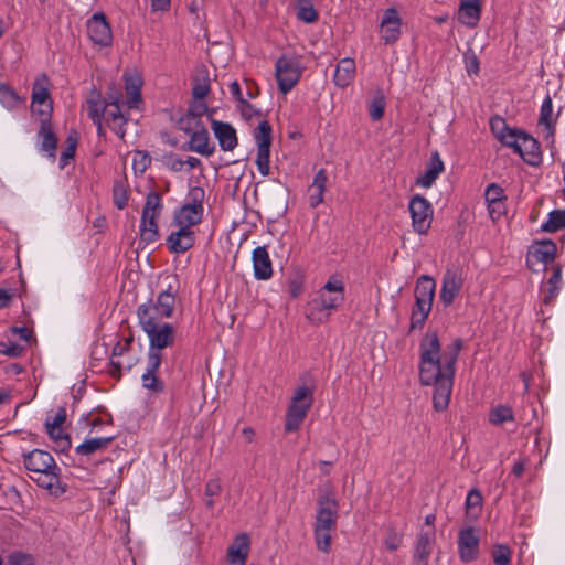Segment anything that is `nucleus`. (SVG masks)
<instances>
[{"mask_svg": "<svg viewBox=\"0 0 565 565\" xmlns=\"http://www.w3.org/2000/svg\"><path fill=\"white\" fill-rule=\"evenodd\" d=\"M237 109L241 113V116L245 120H252L253 118H260L262 113L259 109L255 108L254 105L248 103L246 99L241 100V104L237 105Z\"/></svg>", "mask_w": 565, "mask_h": 565, "instance_id": "51", "label": "nucleus"}, {"mask_svg": "<svg viewBox=\"0 0 565 565\" xmlns=\"http://www.w3.org/2000/svg\"><path fill=\"white\" fill-rule=\"evenodd\" d=\"M481 504H482L481 493L476 489L470 490L466 498L467 515L469 518H476L478 515V513L480 512Z\"/></svg>", "mask_w": 565, "mask_h": 565, "instance_id": "45", "label": "nucleus"}, {"mask_svg": "<svg viewBox=\"0 0 565 565\" xmlns=\"http://www.w3.org/2000/svg\"><path fill=\"white\" fill-rule=\"evenodd\" d=\"M408 210L412 216V225L418 234H425L430 227L433 221V207L427 199L416 194L408 204Z\"/></svg>", "mask_w": 565, "mask_h": 565, "instance_id": "11", "label": "nucleus"}, {"mask_svg": "<svg viewBox=\"0 0 565 565\" xmlns=\"http://www.w3.org/2000/svg\"><path fill=\"white\" fill-rule=\"evenodd\" d=\"M105 106H127V100H122V94L116 87H110L104 99Z\"/></svg>", "mask_w": 565, "mask_h": 565, "instance_id": "55", "label": "nucleus"}, {"mask_svg": "<svg viewBox=\"0 0 565 565\" xmlns=\"http://www.w3.org/2000/svg\"><path fill=\"white\" fill-rule=\"evenodd\" d=\"M194 245V233L191 230L179 227L167 237V246L171 253L182 254Z\"/></svg>", "mask_w": 565, "mask_h": 565, "instance_id": "25", "label": "nucleus"}, {"mask_svg": "<svg viewBox=\"0 0 565 565\" xmlns=\"http://www.w3.org/2000/svg\"><path fill=\"white\" fill-rule=\"evenodd\" d=\"M60 475L61 469L56 465L55 469H47L44 472L31 476V479L36 482L39 487L47 490L51 494L61 495L66 492V486L63 484Z\"/></svg>", "mask_w": 565, "mask_h": 565, "instance_id": "20", "label": "nucleus"}, {"mask_svg": "<svg viewBox=\"0 0 565 565\" xmlns=\"http://www.w3.org/2000/svg\"><path fill=\"white\" fill-rule=\"evenodd\" d=\"M192 202L186 203L174 212L173 222L178 227L190 230L191 226L201 222L203 216L202 198L203 190L195 188L191 192Z\"/></svg>", "mask_w": 565, "mask_h": 565, "instance_id": "10", "label": "nucleus"}, {"mask_svg": "<svg viewBox=\"0 0 565 565\" xmlns=\"http://www.w3.org/2000/svg\"><path fill=\"white\" fill-rule=\"evenodd\" d=\"M562 284V270L561 267L557 266L553 269V274L547 280L548 289L544 296V302H552L558 295Z\"/></svg>", "mask_w": 565, "mask_h": 565, "instance_id": "42", "label": "nucleus"}, {"mask_svg": "<svg viewBox=\"0 0 565 565\" xmlns=\"http://www.w3.org/2000/svg\"><path fill=\"white\" fill-rule=\"evenodd\" d=\"M126 106H105L103 118L109 128L120 138L124 139L126 135V124L129 118L125 113Z\"/></svg>", "mask_w": 565, "mask_h": 565, "instance_id": "23", "label": "nucleus"}, {"mask_svg": "<svg viewBox=\"0 0 565 565\" xmlns=\"http://www.w3.org/2000/svg\"><path fill=\"white\" fill-rule=\"evenodd\" d=\"M146 311H142V317L138 318L142 330L149 338V353L162 358L161 350L168 347H172L175 339V329L170 323H161L160 320H156L153 317L146 316Z\"/></svg>", "mask_w": 565, "mask_h": 565, "instance_id": "7", "label": "nucleus"}, {"mask_svg": "<svg viewBox=\"0 0 565 565\" xmlns=\"http://www.w3.org/2000/svg\"><path fill=\"white\" fill-rule=\"evenodd\" d=\"M463 286L462 270L458 267L448 268L441 280L439 300L445 307L452 305Z\"/></svg>", "mask_w": 565, "mask_h": 565, "instance_id": "13", "label": "nucleus"}, {"mask_svg": "<svg viewBox=\"0 0 565 565\" xmlns=\"http://www.w3.org/2000/svg\"><path fill=\"white\" fill-rule=\"evenodd\" d=\"M49 109V117H52V100L47 89V77L42 75L36 78L32 89V111L38 113L40 109Z\"/></svg>", "mask_w": 565, "mask_h": 565, "instance_id": "21", "label": "nucleus"}, {"mask_svg": "<svg viewBox=\"0 0 565 565\" xmlns=\"http://www.w3.org/2000/svg\"><path fill=\"white\" fill-rule=\"evenodd\" d=\"M556 244L551 239L537 242L531 249V255L540 263L548 264L556 256Z\"/></svg>", "mask_w": 565, "mask_h": 565, "instance_id": "35", "label": "nucleus"}, {"mask_svg": "<svg viewBox=\"0 0 565 565\" xmlns=\"http://www.w3.org/2000/svg\"><path fill=\"white\" fill-rule=\"evenodd\" d=\"M443 171L444 163L439 153L436 151L431 154L425 173L417 178L416 184L425 189L430 188Z\"/></svg>", "mask_w": 565, "mask_h": 565, "instance_id": "31", "label": "nucleus"}, {"mask_svg": "<svg viewBox=\"0 0 565 565\" xmlns=\"http://www.w3.org/2000/svg\"><path fill=\"white\" fill-rule=\"evenodd\" d=\"M436 284L428 275H422L415 286V305L411 315L409 329H422L431 311Z\"/></svg>", "mask_w": 565, "mask_h": 565, "instance_id": "6", "label": "nucleus"}, {"mask_svg": "<svg viewBox=\"0 0 565 565\" xmlns=\"http://www.w3.org/2000/svg\"><path fill=\"white\" fill-rule=\"evenodd\" d=\"M250 548L248 534L242 533L235 536L227 548L228 565H245Z\"/></svg>", "mask_w": 565, "mask_h": 565, "instance_id": "22", "label": "nucleus"}, {"mask_svg": "<svg viewBox=\"0 0 565 565\" xmlns=\"http://www.w3.org/2000/svg\"><path fill=\"white\" fill-rule=\"evenodd\" d=\"M159 215L150 214L148 217L143 218L141 215L140 223V238L142 242L150 244L154 243L158 238V224L157 218Z\"/></svg>", "mask_w": 565, "mask_h": 565, "instance_id": "37", "label": "nucleus"}, {"mask_svg": "<svg viewBox=\"0 0 565 565\" xmlns=\"http://www.w3.org/2000/svg\"><path fill=\"white\" fill-rule=\"evenodd\" d=\"M297 15L298 19L307 23H312L318 19L317 11L313 9L312 6L300 7Z\"/></svg>", "mask_w": 565, "mask_h": 565, "instance_id": "60", "label": "nucleus"}, {"mask_svg": "<svg viewBox=\"0 0 565 565\" xmlns=\"http://www.w3.org/2000/svg\"><path fill=\"white\" fill-rule=\"evenodd\" d=\"M300 60L292 55H282L276 61L275 74L279 90L282 94L290 92L301 77Z\"/></svg>", "mask_w": 565, "mask_h": 565, "instance_id": "8", "label": "nucleus"}, {"mask_svg": "<svg viewBox=\"0 0 565 565\" xmlns=\"http://www.w3.org/2000/svg\"><path fill=\"white\" fill-rule=\"evenodd\" d=\"M385 105V97L379 92L369 104V115L372 120L377 121L383 117Z\"/></svg>", "mask_w": 565, "mask_h": 565, "instance_id": "46", "label": "nucleus"}, {"mask_svg": "<svg viewBox=\"0 0 565 565\" xmlns=\"http://www.w3.org/2000/svg\"><path fill=\"white\" fill-rule=\"evenodd\" d=\"M355 75V62L352 58H342L334 71V83L339 87H347L351 84Z\"/></svg>", "mask_w": 565, "mask_h": 565, "instance_id": "33", "label": "nucleus"}, {"mask_svg": "<svg viewBox=\"0 0 565 565\" xmlns=\"http://www.w3.org/2000/svg\"><path fill=\"white\" fill-rule=\"evenodd\" d=\"M490 127L493 135L500 140L511 128L508 127L505 120L499 116L492 117Z\"/></svg>", "mask_w": 565, "mask_h": 565, "instance_id": "53", "label": "nucleus"}, {"mask_svg": "<svg viewBox=\"0 0 565 565\" xmlns=\"http://www.w3.org/2000/svg\"><path fill=\"white\" fill-rule=\"evenodd\" d=\"M565 228V210H554L550 212L547 221L541 225V231L554 233Z\"/></svg>", "mask_w": 565, "mask_h": 565, "instance_id": "38", "label": "nucleus"}, {"mask_svg": "<svg viewBox=\"0 0 565 565\" xmlns=\"http://www.w3.org/2000/svg\"><path fill=\"white\" fill-rule=\"evenodd\" d=\"M328 177L324 169H320L308 188V204L315 209L323 202Z\"/></svg>", "mask_w": 565, "mask_h": 565, "instance_id": "30", "label": "nucleus"}, {"mask_svg": "<svg viewBox=\"0 0 565 565\" xmlns=\"http://www.w3.org/2000/svg\"><path fill=\"white\" fill-rule=\"evenodd\" d=\"M23 347L15 342H0V354L8 355L10 358H18L23 353Z\"/></svg>", "mask_w": 565, "mask_h": 565, "instance_id": "57", "label": "nucleus"}, {"mask_svg": "<svg viewBox=\"0 0 565 565\" xmlns=\"http://www.w3.org/2000/svg\"><path fill=\"white\" fill-rule=\"evenodd\" d=\"M87 33L89 39L102 46H107L111 42V30L102 12H96L87 21Z\"/></svg>", "mask_w": 565, "mask_h": 565, "instance_id": "15", "label": "nucleus"}, {"mask_svg": "<svg viewBox=\"0 0 565 565\" xmlns=\"http://www.w3.org/2000/svg\"><path fill=\"white\" fill-rule=\"evenodd\" d=\"M435 543L436 534L431 529L420 530L415 542L412 565H428Z\"/></svg>", "mask_w": 565, "mask_h": 565, "instance_id": "14", "label": "nucleus"}, {"mask_svg": "<svg viewBox=\"0 0 565 565\" xmlns=\"http://www.w3.org/2000/svg\"><path fill=\"white\" fill-rule=\"evenodd\" d=\"M484 200L488 203L505 201L507 196L504 195L503 189L497 183H491L487 186L484 192Z\"/></svg>", "mask_w": 565, "mask_h": 565, "instance_id": "50", "label": "nucleus"}, {"mask_svg": "<svg viewBox=\"0 0 565 565\" xmlns=\"http://www.w3.org/2000/svg\"><path fill=\"white\" fill-rule=\"evenodd\" d=\"M40 129L39 136L42 138L41 150L47 153L52 160L56 158L57 138L53 131L51 117H49V109H40Z\"/></svg>", "mask_w": 565, "mask_h": 565, "instance_id": "16", "label": "nucleus"}, {"mask_svg": "<svg viewBox=\"0 0 565 565\" xmlns=\"http://www.w3.org/2000/svg\"><path fill=\"white\" fill-rule=\"evenodd\" d=\"M24 98L20 97L15 90L6 84H0V103L8 109H15Z\"/></svg>", "mask_w": 565, "mask_h": 565, "instance_id": "40", "label": "nucleus"}, {"mask_svg": "<svg viewBox=\"0 0 565 565\" xmlns=\"http://www.w3.org/2000/svg\"><path fill=\"white\" fill-rule=\"evenodd\" d=\"M401 24V18L395 8H388L384 11L380 25V34L385 44L394 43L398 40Z\"/></svg>", "mask_w": 565, "mask_h": 565, "instance_id": "19", "label": "nucleus"}, {"mask_svg": "<svg viewBox=\"0 0 565 565\" xmlns=\"http://www.w3.org/2000/svg\"><path fill=\"white\" fill-rule=\"evenodd\" d=\"M505 201H498V202H492V203H488V211H489V214H490V217L495 221V220H499L505 212Z\"/></svg>", "mask_w": 565, "mask_h": 565, "instance_id": "61", "label": "nucleus"}, {"mask_svg": "<svg viewBox=\"0 0 565 565\" xmlns=\"http://www.w3.org/2000/svg\"><path fill=\"white\" fill-rule=\"evenodd\" d=\"M128 188L125 180H117L113 188L114 204L119 210H124L128 204Z\"/></svg>", "mask_w": 565, "mask_h": 565, "instance_id": "43", "label": "nucleus"}, {"mask_svg": "<svg viewBox=\"0 0 565 565\" xmlns=\"http://www.w3.org/2000/svg\"><path fill=\"white\" fill-rule=\"evenodd\" d=\"M300 384L295 388L287 407L285 431L294 433L300 428L313 404L316 383L311 375L300 377Z\"/></svg>", "mask_w": 565, "mask_h": 565, "instance_id": "4", "label": "nucleus"}, {"mask_svg": "<svg viewBox=\"0 0 565 565\" xmlns=\"http://www.w3.org/2000/svg\"><path fill=\"white\" fill-rule=\"evenodd\" d=\"M523 134H524L523 131L510 129L504 136H502L500 141L504 146L512 148L513 151L515 152Z\"/></svg>", "mask_w": 565, "mask_h": 565, "instance_id": "52", "label": "nucleus"}, {"mask_svg": "<svg viewBox=\"0 0 565 565\" xmlns=\"http://www.w3.org/2000/svg\"><path fill=\"white\" fill-rule=\"evenodd\" d=\"M66 420V409L64 407H60L54 415V417L47 418L45 422L46 429H52L53 431L62 428L63 423Z\"/></svg>", "mask_w": 565, "mask_h": 565, "instance_id": "54", "label": "nucleus"}, {"mask_svg": "<svg viewBox=\"0 0 565 565\" xmlns=\"http://www.w3.org/2000/svg\"><path fill=\"white\" fill-rule=\"evenodd\" d=\"M166 164L173 171H181L185 162L177 156L171 154L166 158Z\"/></svg>", "mask_w": 565, "mask_h": 565, "instance_id": "64", "label": "nucleus"}, {"mask_svg": "<svg viewBox=\"0 0 565 565\" xmlns=\"http://www.w3.org/2000/svg\"><path fill=\"white\" fill-rule=\"evenodd\" d=\"M78 143V136L75 130H72L66 138V146L63 149L60 158V168L64 169L75 157L76 148Z\"/></svg>", "mask_w": 565, "mask_h": 565, "instance_id": "41", "label": "nucleus"}, {"mask_svg": "<svg viewBox=\"0 0 565 565\" xmlns=\"http://www.w3.org/2000/svg\"><path fill=\"white\" fill-rule=\"evenodd\" d=\"M125 89L127 94V108H138L141 103L142 79L138 74H125Z\"/></svg>", "mask_w": 565, "mask_h": 565, "instance_id": "32", "label": "nucleus"}, {"mask_svg": "<svg viewBox=\"0 0 565 565\" xmlns=\"http://www.w3.org/2000/svg\"><path fill=\"white\" fill-rule=\"evenodd\" d=\"M343 301L344 284L337 277H331L309 303L312 308L309 317L313 318L315 311H317L319 313L317 320L323 322L329 318L330 312L338 309Z\"/></svg>", "mask_w": 565, "mask_h": 565, "instance_id": "5", "label": "nucleus"}, {"mask_svg": "<svg viewBox=\"0 0 565 565\" xmlns=\"http://www.w3.org/2000/svg\"><path fill=\"white\" fill-rule=\"evenodd\" d=\"M515 153L530 166H539L542 161V153L537 140L525 132L521 137Z\"/></svg>", "mask_w": 565, "mask_h": 565, "instance_id": "26", "label": "nucleus"}, {"mask_svg": "<svg viewBox=\"0 0 565 565\" xmlns=\"http://www.w3.org/2000/svg\"><path fill=\"white\" fill-rule=\"evenodd\" d=\"M114 440V437L89 438L75 448V452L81 456H90L99 450L106 449Z\"/></svg>", "mask_w": 565, "mask_h": 565, "instance_id": "36", "label": "nucleus"}, {"mask_svg": "<svg viewBox=\"0 0 565 565\" xmlns=\"http://www.w3.org/2000/svg\"><path fill=\"white\" fill-rule=\"evenodd\" d=\"M254 139L257 145L256 166L259 173L264 177L270 173V145L271 127L267 120H262L254 130Z\"/></svg>", "mask_w": 565, "mask_h": 565, "instance_id": "9", "label": "nucleus"}, {"mask_svg": "<svg viewBox=\"0 0 565 565\" xmlns=\"http://www.w3.org/2000/svg\"><path fill=\"white\" fill-rule=\"evenodd\" d=\"M254 276L267 280L273 276V264L266 246H257L252 254Z\"/></svg>", "mask_w": 565, "mask_h": 565, "instance_id": "24", "label": "nucleus"}, {"mask_svg": "<svg viewBox=\"0 0 565 565\" xmlns=\"http://www.w3.org/2000/svg\"><path fill=\"white\" fill-rule=\"evenodd\" d=\"M136 360L134 359H127V360H115L111 359L110 365L113 370L110 371L113 376H120L121 370H131L135 365Z\"/></svg>", "mask_w": 565, "mask_h": 565, "instance_id": "56", "label": "nucleus"}, {"mask_svg": "<svg viewBox=\"0 0 565 565\" xmlns=\"http://www.w3.org/2000/svg\"><path fill=\"white\" fill-rule=\"evenodd\" d=\"M402 542V537L396 532H390L384 541V544L387 550L396 551Z\"/></svg>", "mask_w": 565, "mask_h": 565, "instance_id": "62", "label": "nucleus"}, {"mask_svg": "<svg viewBox=\"0 0 565 565\" xmlns=\"http://www.w3.org/2000/svg\"><path fill=\"white\" fill-rule=\"evenodd\" d=\"M132 338H125L122 341H118L113 348V359L120 360L130 349Z\"/></svg>", "mask_w": 565, "mask_h": 565, "instance_id": "58", "label": "nucleus"}, {"mask_svg": "<svg viewBox=\"0 0 565 565\" xmlns=\"http://www.w3.org/2000/svg\"><path fill=\"white\" fill-rule=\"evenodd\" d=\"M161 365V356L148 354V365L146 372L142 374V386L156 393L164 390L163 382L156 375Z\"/></svg>", "mask_w": 565, "mask_h": 565, "instance_id": "27", "label": "nucleus"}, {"mask_svg": "<svg viewBox=\"0 0 565 565\" xmlns=\"http://www.w3.org/2000/svg\"><path fill=\"white\" fill-rule=\"evenodd\" d=\"M461 349V339H456L441 353L436 332H428L420 342L419 379L423 385L435 386L433 405L437 412H443L448 407L456 362Z\"/></svg>", "mask_w": 565, "mask_h": 565, "instance_id": "1", "label": "nucleus"}, {"mask_svg": "<svg viewBox=\"0 0 565 565\" xmlns=\"http://www.w3.org/2000/svg\"><path fill=\"white\" fill-rule=\"evenodd\" d=\"M303 289V279L300 276H295L288 280V292L291 298H298Z\"/></svg>", "mask_w": 565, "mask_h": 565, "instance_id": "59", "label": "nucleus"}, {"mask_svg": "<svg viewBox=\"0 0 565 565\" xmlns=\"http://www.w3.org/2000/svg\"><path fill=\"white\" fill-rule=\"evenodd\" d=\"M512 552L507 545H495L492 551V559L495 565H510Z\"/></svg>", "mask_w": 565, "mask_h": 565, "instance_id": "49", "label": "nucleus"}, {"mask_svg": "<svg viewBox=\"0 0 565 565\" xmlns=\"http://www.w3.org/2000/svg\"><path fill=\"white\" fill-rule=\"evenodd\" d=\"M210 93L209 71L205 66H200L195 71L192 87V102L188 113L178 121L179 129L191 135V149L199 153H210L209 132L202 121L205 116L212 125V110L209 109L205 97Z\"/></svg>", "mask_w": 565, "mask_h": 565, "instance_id": "2", "label": "nucleus"}, {"mask_svg": "<svg viewBox=\"0 0 565 565\" xmlns=\"http://www.w3.org/2000/svg\"><path fill=\"white\" fill-rule=\"evenodd\" d=\"M338 501L331 491H323L317 500L313 534L317 548L328 553L331 546V534L335 531L338 519Z\"/></svg>", "mask_w": 565, "mask_h": 565, "instance_id": "3", "label": "nucleus"}, {"mask_svg": "<svg viewBox=\"0 0 565 565\" xmlns=\"http://www.w3.org/2000/svg\"><path fill=\"white\" fill-rule=\"evenodd\" d=\"M151 163V157L146 151H135L132 156V169L136 173H143Z\"/></svg>", "mask_w": 565, "mask_h": 565, "instance_id": "48", "label": "nucleus"}, {"mask_svg": "<svg viewBox=\"0 0 565 565\" xmlns=\"http://www.w3.org/2000/svg\"><path fill=\"white\" fill-rule=\"evenodd\" d=\"M466 68L469 75H476L479 72V61L475 54L466 55Z\"/></svg>", "mask_w": 565, "mask_h": 565, "instance_id": "63", "label": "nucleus"}, {"mask_svg": "<svg viewBox=\"0 0 565 565\" xmlns=\"http://www.w3.org/2000/svg\"><path fill=\"white\" fill-rule=\"evenodd\" d=\"M558 116L559 110L556 114H554L552 97L550 95H546L542 103L539 117V125L543 126L545 129V139L553 140L555 134V125Z\"/></svg>", "mask_w": 565, "mask_h": 565, "instance_id": "28", "label": "nucleus"}, {"mask_svg": "<svg viewBox=\"0 0 565 565\" xmlns=\"http://www.w3.org/2000/svg\"><path fill=\"white\" fill-rule=\"evenodd\" d=\"M458 550L462 562L477 558L479 552V535L475 527H466L458 534Z\"/></svg>", "mask_w": 565, "mask_h": 565, "instance_id": "17", "label": "nucleus"}, {"mask_svg": "<svg viewBox=\"0 0 565 565\" xmlns=\"http://www.w3.org/2000/svg\"><path fill=\"white\" fill-rule=\"evenodd\" d=\"M480 19L478 0H462L459 8V21L468 26H475Z\"/></svg>", "mask_w": 565, "mask_h": 565, "instance_id": "34", "label": "nucleus"}, {"mask_svg": "<svg viewBox=\"0 0 565 565\" xmlns=\"http://www.w3.org/2000/svg\"><path fill=\"white\" fill-rule=\"evenodd\" d=\"M99 98L100 94H96V98L92 96L87 100L88 116L93 121H99L105 111V103L100 102Z\"/></svg>", "mask_w": 565, "mask_h": 565, "instance_id": "47", "label": "nucleus"}, {"mask_svg": "<svg viewBox=\"0 0 565 565\" xmlns=\"http://www.w3.org/2000/svg\"><path fill=\"white\" fill-rule=\"evenodd\" d=\"M24 467L35 476L40 472H44L47 469H55L56 462L53 456L44 450L33 449L32 451L23 455Z\"/></svg>", "mask_w": 565, "mask_h": 565, "instance_id": "18", "label": "nucleus"}, {"mask_svg": "<svg viewBox=\"0 0 565 565\" xmlns=\"http://www.w3.org/2000/svg\"><path fill=\"white\" fill-rule=\"evenodd\" d=\"M514 420L513 409L508 405H498L491 408L489 422L492 425L500 426L507 422Z\"/></svg>", "mask_w": 565, "mask_h": 565, "instance_id": "39", "label": "nucleus"}, {"mask_svg": "<svg viewBox=\"0 0 565 565\" xmlns=\"http://www.w3.org/2000/svg\"><path fill=\"white\" fill-rule=\"evenodd\" d=\"M175 306V295L172 290V286L161 291L157 298L156 303H142L138 307L137 316L142 317V311H146V316L153 317L156 320L160 318H170L173 313Z\"/></svg>", "mask_w": 565, "mask_h": 565, "instance_id": "12", "label": "nucleus"}, {"mask_svg": "<svg viewBox=\"0 0 565 565\" xmlns=\"http://www.w3.org/2000/svg\"><path fill=\"white\" fill-rule=\"evenodd\" d=\"M162 209L161 196L158 192H150L147 195L146 203L142 209L143 218L148 215H160Z\"/></svg>", "mask_w": 565, "mask_h": 565, "instance_id": "44", "label": "nucleus"}, {"mask_svg": "<svg viewBox=\"0 0 565 565\" xmlns=\"http://www.w3.org/2000/svg\"><path fill=\"white\" fill-rule=\"evenodd\" d=\"M214 137L224 151H232L237 146L236 130L228 122L214 120Z\"/></svg>", "mask_w": 565, "mask_h": 565, "instance_id": "29", "label": "nucleus"}]
</instances>
